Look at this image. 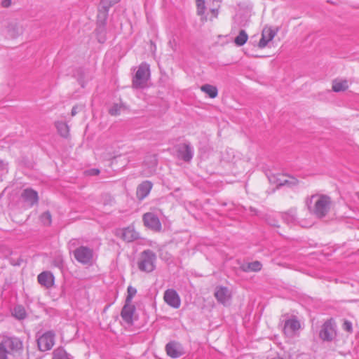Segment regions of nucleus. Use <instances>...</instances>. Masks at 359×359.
Listing matches in <instances>:
<instances>
[{"mask_svg": "<svg viewBox=\"0 0 359 359\" xmlns=\"http://www.w3.org/2000/svg\"><path fill=\"white\" fill-rule=\"evenodd\" d=\"M309 211L317 218L325 217L329 212L332 201L331 198L324 194H314L306 201Z\"/></svg>", "mask_w": 359, "mask_h": 359, "instance_id": "1", "label": "nucleus"}, {"mask_svg": "<svg viewBox=\"0 0 359 359\" xmlns=\"http://www.w3.org/2000/svg\"><path fill=\"white\" fill-rule=\"evenodd\" d=\"M22 350V342L15 337H4L0 342V359H13Z\"/></svg>", "mask_w": 359, "mask_h": 359, "instance_id": "2", "label": "nucleus"}, {"mask_svg": "<svg viewBox=\"0 0 359 359\" xmlns=\"http://www.w3.org/2000/svg\"><path fill=\"white\" fill-rule=\"evenodd\" d=\"M156 254L151 250H145L140 255L137 263V267L142 272H152L156 268Z\"/></svg>", "mask_w": 359, "mask_h": 359, "instance_id": "3", "label": "nucleus"}, {"mask_svg": "<svg viewBox=\"0 0 359 359\" xmlns=\"http://www.w3.org/2000/svg\"><path fill=\"white\" fill-rule=\"evenodd\" d=\"M150 76L149 65L142 63L133 78V87L135 88H144Z\"/></svg>", "mask_w": 359, "mask_h": 359, "instance_id": "4", "label": "nucleus"}, {"mask_svg": "<svg viewBox=\"0 0 359 359\" xmlns=\"http://www.w3.org/2000/svg\"><path fill=\"white\" fill-rule=\"evenodd\" d=\"M75 259L83 264L90 265L93 259V250L86 246H80L76 248L74 252Z\"/></svg>", "mask_w": 359, "mask_h": 359, "instance_id": "5", "label": "nucleus"}, {"mask_svg": "<svg viewBox=\"0 0 359 359\" xmlns=\"http://www.w3.org/2000/svg\"><path fill=\"white\" fill-rule=\"evenodd\" d=\"M55 344V333L48 331L43 333L37 339V344L41 351H46L52 348Z\"/></svg>", "mask_w": 359, "mask_h": 359, "instance_id": "6", "label": "nucleus"}, {"mask_svg": "<svg viewBox=\"0 0 359 359\" xmlns=\"http://www.w3.org/2000/svg\"><path fill=\"white\" fill-rule=\"evenodd\" d=\"M336 336V330L332 320L324 323L319 333L320 338L326 341H331Z\"/></svg>", "mask_w": 359, "mask_h": 359, "instance_id": "7", "label": "nucleus"}, {"mask_svg": "<svg viewBox=\"0 0 359 359\" xmlns=\"http://www.w3.org/2000/svg\"><path fill=\"white\" fill-rule=\"evenodd\" d=\"M300 327L299 321L296 317H292L285 321L283 332L286 337L292 338L296 335Z\"/></svg>", "mask_w": 359, "mask_h": 359, "instance_id": "8", "label": "nucleus"}, {"mask_svg": "<svg viewBox=\"0 0 359 359\" xmlns=\"http://www.w3.org/2000/svg\"><path fill=\"white\" fill-rule=\"evenodd\" d=\"M144 224L154 231H160L162 226L158 217L153 212H147L142 217Z\"/></svg>", "mask_w": 359, "mask_h": 359, "instance_id": "9", "label": "nucleus"}, {"mask_svg": "<svg viewBox=\"0 0 359 359\" xmlns=\"http://www.w3.org/2000/svg\"><path fill=\"white\" fill-rule=\"evenodd\" d=\"M163 299L168 305L174 309H178L181 305L180 297L174 289L166 290L164 292Z\"/></svg>", "mask_w": 359, "mask_h": 359, "instance_id": "10", "label": "nucleus"}, {"mask_svg": "<svg viewBox=\"0 0 359 359\" xmlns=\"http://www.w3.org/2000/svg\"><path fill=\"white\" fill-rule=\"evenodd\" d=\"M177 157L185 162H189L194 156V149L189 143L179 144L177 149Z\"/></svg>", "mask_w": 359, "mask_h": 359, "instance_id": "11", "label": "nucleus"}, {"mask_svg": "<svg viewBox=\"0 0 359 359\" xmlns=\"http://www.w3.org/2000/svg\"><path fill=\"white\" fill-rule=\"evenodd\" d=\"M167 354L172 358H178L185 353L182 345L177 341H170L165 346Z\"/></svg>", "mask_w": 359, "mask_h": 359, "instance_id": "12", "label": "nucleus"}, {"mask_svg": "<svg viewBox=\"0 0 359 359\" xmlns=\"http://www.w3.org/2000/svg\"><path fill=\"white\" fill-rule=\"evenodd\" d=\"M117 235L128 243L135 241L140 238V233L132 226L118 230Z\"/></svg>", "mask_w": 359, "mask_h": 359, "instance_id": "13", "label": "nucleus"}, {"mask_svg": "<svg viewBox=\"0 0 359 359\" xmlns=\"http://www.w3.org/2000/svg\"><path fill=\"white\" fill-rule=\"evenodd\" d=\"M278 31V28L276 30H273L270 27H265L262 30V37L258 43L259 48H265L268 43L273 39L277 34Z\"/></svg>", "mask_w": 359, "mask_h": 359, "instance_id": "14", "label": "nucleus"}, {"mask_svg": "<svg viewBox=\"0 0 359 359\" xmlns=\"http://www.w3.org/2000/svg\"><path fill=\"white\" fill-rule=\"evenodd\" d=\"M215 297L219 303L226 305L229 302L231 295L227 287L219 286L215 289Z\"/></svg>", "mask_w": 359, "mask_h": 359, "instance_id": "15", "label": "nucleus"}, {"mask_svg": "<svg viewBox=\"0 0 359 359\" xmlns=\"http://www.w3.org/2000/svg\"><path fill=\"white\" fill-rule=\"evenodd\" d=\"M135 311V306L131 303L126 302L121 312V316L123 321L128 325L133 324Z\"/></svg>", "mask_w": 359, "mask_h": 359, "instance_id": "16", "label": "nucleus"}, {"mask_svg": "<svg viewBox=\"0 0 359 359\" xmlns=\"http://www.w3.org/2000/svg\"><path fill=\"white\" fill-rule=\"evenodd\" d=\"M23 27L17 22H11L6 27V33L8 37L15 39L23 33Z\"/></svg>", "mask_w": 359, "mask_h": 359, "instance_id": "17", "label": "nucleus"}, {"mask_svg": "<svg viewBox=\"0 0 359 359\" xmlns=\"http://www.w3.org/2000/svg\"><path fill=\"white\" fill-rule=\"evenodd\" d=\"M22 198L30 207L37 203L39 197L36 191L32 189H26L22 193Z\"/></svg>", "mask_w": 359, "mask_h": 359, "instance_id": "18", "label": "nucleus"}, {"mask_svg": "<svg viewBox=\"0 0 359 359\" xmlns=\"http://www.w3.org/2000/svg\"><path fill=\"white\" fill-rule=\"evenodd\" d=\"M38 282L46 288H50L53 285L54 277L49 271H43L39 274Z\"/></svg>", "mask_w": 359, "mask_h": 359, "instance_id": "19", "label": "nucleus"}, {"mask_svg": "<svg viewBox=\"0 0 359 359\" xmlns=\"http://www.w3.org/2000/svg\"><path fill=\"white\" fill-rule=\"evenodd\" d=\"M284 222L288 226H295L299 223L297 218L296 209H290L287 212L281 214Z\"/></svg>", "mask_w": 359, "mask_h": 359, "instance_id": "20", "label": "nucleus"}, {"mask_svg": "<svg viewBox=\"0 0 359 359\" xmlns=\"http://www.w3.org/2000/svg\"><path fill=\"white\" fill-rule=\"evenodd\" d=\"M276 187L278 188L282 186H287L289 187H293L298 184L299 181L292 177H289L288 179L285 178L283 175L278 174Z\"/></svg>", "mask_w": 359, "mask_h": 359, "instance_id": "21", "label": "nucleus"}, {"mask_svg": "<svg viewBox=\"0 0 359 359\" xmlns=\"http://www.w3.org/2000/svg\"><path fill=\"white\" fill-rule=\"evenodd\" d=\"M152 188V184L149 181H144L141 183L137 189V196L140 200L144 199L149 194Z\"/></svg>", "mask_w": 359, "mask_h": 359, "instance_id": "22", "label": "nucleus"}, {"mask_svg": "<svg viewBox=\"0 0 359 359\" xmlns=\"http://www.w3.org/2000/svg\"><path fill=\"white\" fill-rule=\"evenodd\" d=\"M201 91L208 94L210 97L215 98L217 96L218 90L217 88L210 84H205L201 87Z\"/></svg>", "mask_w": 359, "mask_h": 359, "instance_id": "23", "label": "nucleus"}, {"mask_svg": "<svg viewBox=\"0 0 359 359\" xmlns=\"http://www.w3.org/2000/svg\"><path fill=\"white\" fill-rule=\"evenodd\" d=\"M248 39V35L247 32L245 30L241 29L239 32L238 35L235 38L234 43L238 46H242L247 42Z\"/></svg>", "mask_w": 359, "mask_h": 359, "instance_id": "24", "label": "nucleus"}, {"mask_svg": "<svg viewBox=\"0 0 359 359\" xmlns=\"http://www.w3.org/2000/svg\"><path fill=\"white\" fill-rule=\"evenodd\" d=\"M53 359H72V357L63 348H57L53 351Z\"/></svg>", "mask_w": 359, "mask_h": 359, "instance_id": "25", "label": "nucleus"}, {"mask_svg": "<svg viewBox=\"0 0 359 359\" xmlns=\"http://www.w3.org/2000/svg\"><path fill=\"white\" fill-rule=\"evenodd\" d=\"M348 88V81L346 80L344 81H334L332 84V90L334 92H341L344 91Z\"/></svg>", "mask_w": 359, "mask_h": 359, "instance_id": "26", "label": "nucleus"}, {"mask_svg": "<svg viewBox=\"0 0 359 359\" xmlns=\"http://www.w3.org/2000/svg\"><path fill=\"white\" fill-rule=\"evenodd\" d=\"M242 269L244 271H259L262 269V264L259 262L255 261L243 265Z\"/></svg>", "mask_w": 359, "mask_h": 359, "instance_id": "27", "label": "nucleus"}, {"mask_svg": "<svg viewBox=\"0 0 359 359\" xmlns=\"http://www.w3.org/2000/svg\"><path fill=\"white\" fill-rule=\"evenodd\" d=\"M13 316L19 320H22L26 317V311L22 306L18 305L13 309Z\"/></svg>", "mask_w": 359, "mask_h": 359, "instance_id": "28", "label": "nucleus"}, {"mask_svg": "<svg viewBox=\"0 0 359 359\" xmlns=\"http://www.w3.org/2000/svg\"><path fill=\"white\" fill-rule=\"evenodd\" d=\"M56 128L60 135L63 137H67L69 135V127L64 122H57Z\"/></svg>", "mask_w": 359, "mask_h": 359, "instance_id": "29", "label": "nucleus"}, {"mask_svg": "<svg viewBox=\"0 0 359 359\" xmlns=\"http://www.w3.org/2000/svg\"><path fill=\"white\" fill-rule=\"evenodd\" d=\"M41 223L45 226H50L52 222V217L49 211L44 212L40 216Z\"/></svg>", "mask_w": 359, "mask_h": 359, "instance_id": "30", "label": "nucleus"}, {"mask_svg": "<svg viewBox=\"0 0 359 359\" xmlns=\"http://www.w3.org/2000/svg\"><path fill=\"white\" fill-rule=\"evenodd\" d=\"M127 293H128V294H127V297H126V302L131 303L133 297L137 293V290L135 287H132V286H128V289H127Z\"/></svg>", "mask_w": 359, "mask_h": 359, "instance_id": "31", "label": "nucleus"}, {"mask_svg": "<svg viewBox=\"0 0 359 359\" xmlns=\"http://www.w3.org/2000/svg\"><path fill=\"white\" fill-rule=\"evenodd\" d=\"M122 108V104L118 103L114 104L113 106L109 109V113L111 116H117L120 114Z\"/></svg>", "mask_w": 359, "mask_h": 359, "instance_id": "32", "label": "nucleus"}, {"mask_svg": "<svg viewBox=\"0 0 359 359\" xmlns=\"http://www.w3.org/2000/svg\"><path fill=\"white\" fill-rule=\"evenodd\" d=\"M197 6V14L198 15H203L205 13V1L204 0H196Z\"/></svg>", "mask_w": 359, "mask_h": 359, "instance_id": "33", "label": "nucleus"}, {"mask_svg": "<svg viewBox=\"0 0 359 359\" xmlns=\"http://www.w3.org/2000/svg\"><path fill=\"white\" fill-rule=\"evenodd\" d=\"M119 0H102L101 4L103 8L107 11L109 7L118 3Z\"/></svg>", "mask_w": 359, "mask_h": 359, "instance_id": "34", "label": "nucleus"}, {"mask_svg": "<svg viewBox=\"0 0 359 359\" xmlns=\"http://www.w3.org/2000/svg\"><path fill=\"white\" fill-rule=\"evenodd\" d=\"M53 264L55 267L62 270L64 267V261L62 257H57L53 260Z\"/></svg>", "mask_w": 359, "mask_h": 359, "instance_id": "35", "label": "nucleus"}, {"mask_svg": "<svg viewBox=\"0 0 359 359\" xmlns=\"http://www.w3.org/2000/svg\"><path fill=\"white\" fill-rule=\"evenodd\" d=\"M343 329L348 332H351L352 329V323L350 321L345 320L343 323Z\"/></svg>", "mask_w": 359, "mask_h": 359, "instance_id": "36", "label": "nucleus"}, {"mask_svg": "<svg viewBox=\"0 0 359 359\" xmlns=\"http://www.w3.org/2000/svg\"><path fill=\"white\" fill-rule=\"evenodd\" d=\"M0 172L2 173L8 172V164L0 159Z\"/></svg>", "mask_w": 359, "mask_h": 359, "instance_id": "37", "label": "nucleus"}, {"mask_svg": "<svg viewBox=\"0 0 359 359\" xmlns=\"http://www.w3.org/2000/svg\"><path fill=\"white\" fill-rule=\"evenodd\" d=\"M268 179L271 184H273L276 185L277 180H277L278 174L277 175H274V174L269 175H268Z\"/></svg>", "mask_w": 359, "mask_h": 359, "instance_id": "38", "label": "nucleus"}, {"mask_svg": "<svg viewBox=\"0 0 359 359\" xmlns=\"http://www.w3.org/2000/svg\"><path fill=\"white\" fill-rule=\"evenodd\" d=\"M11 5V0H2L1 6L4 8H8Z\"/></svg>", "mask_w": 359, "mask_h": 359, "instance_id": "39", "label": "nucleus"}, {"mask_svg": "<svg viewBox=\"0 0 359 359\" xmlns=\"http://www.w3.org/2000/svg\"><path fill=\"white\" fill-rule=\"evenodd\" d=\"M78 113V107L77 106H74L73 107L72 109V116H75L76 114Z\"/></svg>", "mask_w": 359, "mask_h": 359, "instance_id": "40", "label": "nucleus"}, {"mask_svg": "<svg viewBox=\"0 0 359 359\" xmlns=\"http://www.w3.org/2000/svg\"><path fill=\"white\" fill-rule=\"evenodd\" d=\"M90 175H97L100 173V170L97 169H92L90 171Z\"/></svg>", "mask_w": 359, "mask_h": 359, "instance_id": "41", "label": "nucleus"}, {"mask_svg": "<svg viewBox=\"0 0 359 359\" xmlns=\"http://www.w3.org/2000/svg\"><path fill=\"white\" fill-rule=\"evenodd\" d=\"M269 224L271 226H278V225L277 224V222L273 220V219H269L268 221Z\"/></svg>", "mask_w": 359, "mask_h": 359, "instance_id": "42", "label": "nucleus"}, {"mask_svg": "<svg viewBox=\"0 0 359 359\" xmlns=\"http://www.w3.org/2000/svg\"><path fill=\"white\" fill-rule=\"evenodd\" d=\"M211 13H212L214 18H217L218 15V10L216 8L211 9Z\"/></svg>", "mask_w": 359, "mask_h": 359, "instance_id": "43", "label": "nucleus"}, {"mask_svg": "<svg viewBox=\"0 0 359 359\" xmlns=\"http://www.w3.org/2000/svg\"><path fill=\"white\" fill-rule=\"evenodd\" d=\"M273 359H283V358H282L280 357H277V358H273Z\"/></svg>", "mask_w": 359, "mask_h": 359, "instance_id": "44", "label": "nucleus"}]
</instances>
